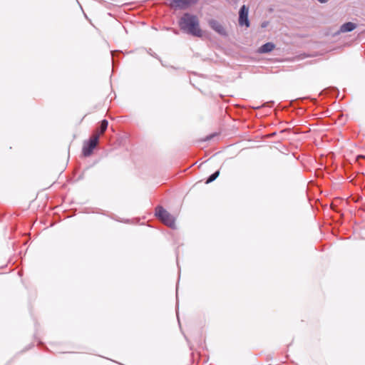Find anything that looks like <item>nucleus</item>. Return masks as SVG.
I'll list each match as a JSON object with an SVG mask.
<instances>
[{
  "instance_id": "obj_10",
  "label": "nucleus",
  "mask_w": 365,
  "mask_h": 365,
  "mask_svg": "<svg viewBox=\"0 0 365 365\" xmlns=\"http://www.w3.org/2000/svg\"><path fill=\"white\" fill-rule=\"evenodd\" d=\"M219 174H220V171L217 170L216 172H215L213 174H212L206 180V183L208 184V183H210L212 182H213L218 176H219Z\"/></svg>"
},
{
  "instance_id": "obj_8",
  "label": "nucleus",
  "mask_w": 365,
  "mask_h": 365,
  "mask_svg": "<svg viewBox=\"0 0 365 365\" xmlns=\"http://www.w3.org/2000/svg\"><path fill=\"white\" fill-rule=\"evenodd\" d=\"M195 0H173V6L180 8H184L193 3Z\"/></svg>"
},
{
  "instance_id": "obj_4",
  "label": "nucleus",
  "mask_w": 365,
  "mask_h": 365,
  "mask_svg": "<svg viewBox=\"0 0 365 365\" xmlns=\"http://www.w3.org/2000/svg\"><path fill=\"white\" fill-rule=\"evenodd\" d=\"M248 8L243 5L240 10V16H239V24L242 26H245L246 27L250 26V21L248 20Z\"/></svg>"
},
{
  "instance_id": "obj_7",
  "label": "nucleus",
  "mask_w": 365,
  "mask_h": 365,
  "mask_svg": "<svg viewBox=\"0 0 365 365\" xmlns=\"http://www.w3.org/2000/svg\"><path fill=\"white\" fill-rule=\"evenodd\" d=\"M275 48V46L273 43L268 42L262 45L259 48V52L261 53H266L272 51Z\"/></svg>"
},
{
  "instance_id": "obj_9",
  "label": "nucleus",
  "mask_w": 365,
  "mask_h": 365,
  "mask_svg": "<svg viewBox=\"0 0 365 365\" xmlns=\"http://www.w3.org/2000/svg\"><path fill=\"white\" fill-rule=\"evenodd\" d=\"M108 125V122L106 120H103L101 122V125L98 128L96 129L95 133L93 134H99V137L104 133V132L106 130Z\"/></svg>"
},
{
  "instance_id": "obj_5",
  "label": "nucleus",
  "mask_w": 365,
  "mask_h": 365,
  "mask_svg": "<svg viewBox=\"0 0 365 365\" xmlns=\"http://www.w3.org/2000/svg\"><path fill=\"white\" fill-rule=\"evenodd\" d=\"M356 24L353 22L345 23L340 26V29L336 32V34L352 31L356 28Z\"/></svg>"
},
{
  "instance_id": "obj_2",
  "label": "nucleus",
  "mask_w": 365,
  "mask_h": 365,
  "mask_svg": "<svg viewBox=\"0 0 365 365\" xmlns=\"http://www.w3.org/2000/svg\"><path fill=\"white\" fill-rule=\"evenodd\" d=\"M155 215L166 225L171 228L175 226V218L163 207L158 206L155 209Z\"/></svg>"
},
{
  "instance_id": "obj_6",
  "label": "nucleus",
  "mask_w": 365,
  "mask_h": 365,
  "mask_svg": "<svg viewBox=\"0 0 365 365\" xmlns=\"http://www.w3.org/2000/svg\"><path fill=\"white\" fill-rule=\"evenodd\" d=\"M210 25L211 28L217 32L220 35H226V31L222 25L219 23L217 21L211 20L210 21Z\"/></svg>"
},
{
  "instance_id": "obj_1",
  "label": "nucleus",
  "mask_w": 365,
  "mask_h": 365,
  "mask_svg": "<svg viewBox=\"0 0 365 365\" xmlns=\"http://www.w3.org/2000/svg\"><path fill=\"white\" fill-rule=\"evenodd\" d=\"M179 26L182 31L188 34L197 37L202 36L199 20L195 15L188 13L183 14L179 21Z\"/></svg>"
},
{
  "instance_id": "obj_3",
  "label": "nucleus",
  "mask_w": 365,
  "mask_h": 365,
  "mask_svg": "<svg viewBox=\"0 0 365 365\" xmlns=\"http://www.w3.org/2000/svg\"><path fill=\"white\" fill-rule=\"evenodd\" d=\"M99 134H93L88 141L84 142L83 154L86 157L90 156L98 143Z\"/></svg>"
}]
</instances>
